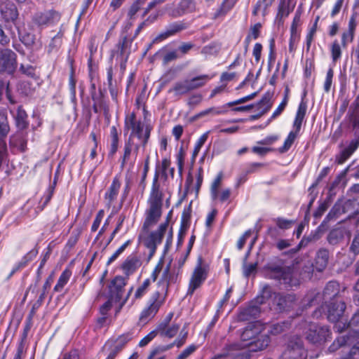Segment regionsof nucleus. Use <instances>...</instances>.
Instances as JSON below:
<instances>
[{"label": "nucleus", "instance_id": "1", "mask_svg": "<svg viewBox=\"0 0 359 359\" xmlns=\"http://www.w3.org/2000/svg\"><path fill=\"white\" fill-rule=\"evenodd\" d=\"M158 173H156L147 199L143 231L140 235L143 244L149 250L148 261L155 254L156 248L161 243L163 236L166 237V246L169 245L172 240V229H168V219L161 224L156 230L149 231V229L157 223L161 216L163 200L165 196V189L161 187L158 182Z\"/></svg>", "mask_w": 359, "mask_h": 359}, {"label": "nucleus", "instance_id": "2", "mask_svg": "<svg viewBox=\"0 0 359 359\" xmlns=\"http://www.w3.org/2000/svg\"><path fill=\"white\" fill-rule=\"evenodd\" d=\"M285 327V323H276L272 325H263L260 322L250 323L241 334L243 340L253 339L247 344L250 350L262 351L265 348L269 341V334L276 335L282 332Z\"/></svg>", "mask_w": 359, "mask_h": 359}, {"label": "nucleus", "instance_id": "3", "mask_svg": "<svg viewBox=\"0 0 359 359\" xmlns=\"http://www.w3.org/2000/svg\"><path fill=\"white\" fill-rule=\"evenodd\" d=\"M170 267L171 262H169L162 272L161 280L158 282L159 290L151 296L148 306L141 313V320H148L151 319L163 304L170 283L175 282L177 279V273L174 271L172 272Z\"/></svg>", "mask_w": 359, "mask_h": 359}, {"label": "nucleus", "instance_id": "4", "mask_svg": "<svg viewBox=\"0 0 359 359\" xmlns=\"http://www.w3.org/2000/svg\"><path fill=\"white\" fill-rule=\"evenodd\" d=\"M341 347L344 352H348V355L342 359H351L356 351H359V332L356 330L353 335L339 337L330 346V351H335Z\"/></svg>", "mask_w": 359, "mask_h": 359}, {"label": "nucleus", "instance_id": "5", "mask_svg": "<svg viewBox=\"0 0 359 359\" xmlns=\"http://www.w3.org/2000/svg\"><path fill=\"white\" fill-rule=\"evenodd\" d=\"M125 130H130L129 141H133V137H137L142 141L144 146L149 137V130L148 128L144 130V123L141 120H137L135 114L132 113L126 116L125 119Z\"/></svg>", "mask_w": 359, "mask_h": 359}, {"label": "nucleus", "instance_id": "6", "mask_svg": "<svg viewBox=\"0 0 359 359\" xmlns=\"http://www.w3.org/2000/svg\"><path fill=\"white\" fill-rule=\"evenodd\" d=\"M327 319L335 323V328L338 332H342L346 327L347 320L344 319L343 313L346 306L342 302H332L326 305Z\"/></svg>", "mask_w": 359, "mask_h": 359}, {"label": "nucleus", "instance_id": "7", "mask_svg": "<svg viewBox=\"0 0 359 359\" xmlns=\"http://www.w3.org/2000/svg\"><path fill=\"white\" fill-rule=\"evenodd\" d=\"M306 111V104L304 102H301L299 105L296 116L293 123V129L288 134L287 138L285 139L283 146L280 148V151L284 153L288 151L294 143L295 139L297 138L304 118L305 114Z\"/></svg>", "mask_w": 359, "mask_h": 359}, {"label": "nucleus", "instance_id": "8", "mask_svg": "<svg viewBox=\"0 0 359 359\" xmlns=\"http://www.w3.org/2000/svg\"><path fill=\"white\" fill-rule=\"evenodd\" d=\"M208 272V266L203 264L201 258H199L189 279L187 294H193L195 290L201 286L207 278Z\"/></svg>", "mask_w": 359, "mask_h": 359}, {"label": "nucleus", "instance_id": "9", "mask_svg": "<svg viewBox=\"0 0 359 359\" xmlns=\"http://www.w3.org/2000/svg\"><path fill=\"white\" fill-rule=\"evenodd\" d=\"M306 330V338L313 344H320L325 341L330 334L327 326H320L314 323L308 325Z\"/></svg>", "mask_w": 359, "mask_h": 359}, {"label": "nucleus", "instance_id": "10", "mask_svg": "<svg viewBox=\"0 0 359 359\" xmlns=\"http://www.w3.org/2000/svg\"><path fill=\"white\" fill-rule=\"evenodd\" d=\"M281 356L283 359H302L304 356V350L301 339L298 337H292Z\"/></svg>", "mask_w": 359, "mask_h": 359}, {"label": "nucleus", "instance_id": "11", "mask_svg": "<svg viewBox=\"0 0 359 359\" xmlns=\"http://www.w3.org/2000/svg\"><path fill=\"white\" fill-rule=\"evenodd\" d=\"M271 278L278 280L281 284L295 285L297 281L293 279V271L290 267L276 266L271 269L269 273Z\"/></svg>", "mask_w": 359, "mask_h": 359}, {"label": "nucleus", "instance_id": "12", "mask_svg": "<svg viewBox=\"0 0 359 359\" xmlns=\"http://www.w3.org/2000/svg\"><path fill=\"white\" fill-rule=\"evenodd\" d=\"M16 68V55L11 50L0 51V71L13 73Z\"/></svg>", "mask_w": 359, "mask_h": 359}, {"label": "nucleus", "instance_id": "13", "mask_svg": "<svg viewBox=\"0 0 359 359\" xmlns=\"http://www.w3.org/2000/svg\"><path fill=\"white\" fill-rule=\"evenodd\" d=\"M126 284V279L122 276H116L109 285L108 297L114 299V302L122 299L123 288Z\"/></svg>", "mask_w": 359, "mask_h": 359}, {"label": "nucleus", "instance_id": "14", "mask_svg": "<svg viewBox=\"0 0 359 359\" xmlns=\"http://www.w3.org/2000/svg\"><path fill=\"white\" fill-rule=\"evenodd\" d=\"M187 333L185 332L182 339H177L174 343L168 345H158L154 347L150 352L147 359H165L164 355H161L163 353L172 348L175 345L177 347H180L184 343V339L186 338Z\"/></svg>", "mask_w": 359, "mask_h": 359}, {"label": "nucleus", "instance_id": "15", "mask_svg": "<svg viewBox=\"0 0 359 359\" xmlns=\"http://www.w3.org/2000/svg\"><path fill=\"white\" fill-rule=\"evenodd\" d=\"M195 9V4L192 0H182L176 10H171L170 5H166L165 10L170 15L177 17L186 13L192 12Z\"/></svg>", "mask_w": 359, "mask_h": 359}, {"label": "nucleus", "instance_id": "16", "mask_svg": "<svg viewBox=\"0 0 359 359\" xmlns=\"http://www.w3.org/2000/svg\"><path fill=\"white\" fill-rule=\"evenodd\" d=\"M59 14L53 11H48L43 13H39L34 17V22L40 27L46 26L55 20H58Z\"/></svg>", "mask_w": 359, "mask_h": 359}, {"label": "nucleus", "instance_id": "17", "mask_svg": "<svg viewBox=\"0 0 359 359\" xmlns=\"http://www.w3.org/2000/svg\"><path fill=\"white\" fill-rule=\"evenodd\" d=\"M240 349L232 350L231 353L225 357L226 359H249L250 352H256L257 351L250 350L247 344L250 343L253 339L243 340Z\"/></svg>", "mask_w": 359, "mask_h": 359}, {"label": "nucleus", "instance_id": "18", "mask_svg": "<svg viewBox=\"0 0 359 359\" xmlns=\"http://www.w3.org/2000/svg\"><path fill=\"white\" fill-rule=\"evenodd\" d=\"M0 11L3 18L8 22L15 21L18 16L16 6L11 1L2 3L0 6Z\"/></svg>", "mask_w": 359, "mask_h": 359}, {"label": "nucleus", "instance_id": "19", "mask_svg": "<svg viewBox=\"0 0 359 359\" xmlns=\"http://www.w3.org/2000/svg\"><path fill=\"white\" fill-rule=\"evenodd\" d=\"M141 266L140 259L135 255H130L123 262L121 269L123 273L130 276L133 273Z\"/></svg>", "mask_w": 359, "mask_h": 359}, {"label": "nucleus", "instance_id": "20", "mask_svg": "<svg viewBox=\"0 0 359 359\" xmlns=\"http://www.w3.org/2000/svg\"><path fill=\"white\" fill-rule=\"evenodd\" d=\"M120 187L121 182L117 178H114L104 195L105 203L109 207L116 199Z\"/></svg>", "mask_w": 359, "mask_h": 359}, {"label": "nucleus", "instance_id": "21", "mask_svg": "<svg viewBox=\"0 0 359 359\" xmlns=\"http://www.w3.org/2000/svg\"><path fill=\"white\" fill-rule=\"evenodd\" d=\"M156 330L157 333H159L161 336L172 338L180 330V325L177 323L168 325H165V324H158Z\"/></svg>", "mask_w": 359, "mask_h": 359}, {"label": "nucleus", "instance_id": "22", "mask_svg": "<svg viewBox=\"0 0 359 359\" xmlns=\"http://www.w3.org/2000/svg\"><path fill=\"white\" fill-rule=\"evenodd\" d=\"M359 145V140H353L349 144L341 151L337 158L338 163H344L357 149Z\"/></svg>", "mask_w": 359, "mask_h": 359}, {"label": "nucleus", "instance_id": "23", "mask_svg": "<svg viewBox=\"0 0 359 359\" xmlns=\"http://www.w3.org/2000/svg\"><path fill=\"white\" fill-rule=\"evenodd\" d=\"M329 257L328 251L326 250H320L318 253L315 261L314 267L318 271H322L327 266Z\"/></svg>", "mask_w": 359, "mask_h": 359}, {"label": "nucleus", "instance_id": "24", "mask_svg": "<svg viewBox=\"0 0 359 359\" xmlns=\"http://www.w3.org/2000/svg\"><path fill=\"white\" fill-rule=\"evenodd\" d=\"M121 348L122 347L116 343L107 342L103 347V353L106 355L105 359H114Z\"/></svg>", "mask_w": 359, "mask_h": 359}, {"label": "nucleus", "instance_id": "25", "mask_svg": "<svg viewBox=\"0 0 359 359\" xmlns=\"http://www.w3.org/2000/svg\"><path fill=\"white\" fill-rule=\"evenodd\" d=\"M184 29V26L182 23H174L169 26V27L163 32L161 33L156 38V41H162L166 38L174 35L177 32Z\"/></svg>", "mask_w": 359, "mask_h": 359}, {"label": "nucleus", "instance_id": "26", "mask_svg": "<svg viewBox=\"0 0 359 359\" xmlns=\"http://www.w3.org/2000/svg\"><path fill=\"white\" fill-rule=\"evenodd\" d=\"M339 284L337 282H329L323 292V297L325 301L332 300V298L336 297L339 293Z\"/></svg>", "mask_w": 359, "mask_h": 359}, {"label": "nucleus", "instance_id": "27", "mask_svg": "<svg viewBox=\"0 0 359 359\" xmlns=\"http://www.w3.org/2000/svg\"><path fill=\"white\" fill-rule=\"evenodd\" d=\"M212 79V76L204 74L199 76L194 77L191 79H187L190 90L198 88L204 86L208 81Z\"/></svg>", "mask_w": 359, "mask_h": 359}, {"label": "nucleus", "instance_id": "28", "mask_svg": "<svg viewBox=\"0 0 359 359\" xmlns=\"http://www.w3.org/2000/svg\"><path fill=\"white\" fill-rule=\"evenodd\" d=\"M190 91L188 80H184L177 82L172 88L169 90L170 93H173L175 95H181Z\"/></svg>", "mask_w": 359, "mask_h": 359}, {"label": "nucleus", "instance_id": "29", "mask_svg": "<svg viewBox=\"0 0 359 359\" xmlns=\"http://www.w3.org/2000/svg\"><path fill=\"white\" fill-rule=\"evenodd\" d=\"M294 6H290V0H282L278 7V12L277 14V18L282 20L288 16V15L292 11Z\"/></svg>", "mask_w": 359, "mask_h": 359}, {"label": "nucleus", "instance_id": "30", "mask_svg": "<svg viewBox=\"0 0 359 359\" xmlns=\"http://www.w3.org/2000/svg\"><path fill=\"white\" fill-rule=\"evenodd\" d=\"M71 276L72 272L69 269H66L65 271H63L57 280V284L54 287V291L61 292L65 285L68 283Z\"/></svg>", "mask_w": 359, "mask_h": 359}, {"label": "nucleus", "instance_id": "31", "mask_svg": "<svg viewBox=\"0 0 359 359\" xmlns=\"http://www.w3.org/2000/svg\"><path fill=\"white\" fill-rule=\"evenodd\" d=\"M345 233H346L345 230L342 229H336L332 230L329 233V236H328L329 243L332 245L337 244L343 239Z\"/></svg>", "mask_w": 359, "mask_h": 359}, {"label": "nucleus", "instance_id": "32", "mask_svg": "<svg viewBox=\"0 0 359 359\" xmlns=\"http://www.w3.org/2000/svg\"><path fill=\"white\" fill-rule=\"evenodd\" d=\"M110 137L111 147L109 153L111 155H113L117 151L118 144V134L117 129L115 126H112L110 128Z\"/></svg>", "mask_w": 359, "mask_h": 359}, {"label": "nucleus", "instance_id": "33", "mask_svg": "<svg viewBox=\"0 0 359 359\" xmlns=\"http://www.w3.org/2000/svg\"><path fill=\"white\" fill-rule=\"evenodd\" d=\"M300 39V32L299 29H290V38L289 42V50L293 52L297 46Z\"/></svg>", "mask_w": 359, "mask_h": 359}, {"label": "nucleus", "instance_id": "34", "mask_svg": "<svg viewBox=\"0 0 359 359\" xmlns=\"http://www.w3.org/2000/svg\"><path fill=\"white\" fill-rule=\"evenodd\" d=\"M273 296L274 297V299L276 301L277 299L278 298V304L279 306H282V304L280 302L281 299L280 297H278V295H277L276 294H273V295L271 294V290H270V287H268V286H266L263 291H262V295L260 298L258 299V302L260 303V304H264V303H266V302L269 299V298H272Z\"/></svg>", "mask_w": 359, "mask_h": 359}, {"label": "nucleus", "instance_id": "35", "mask_svg": "<svg viewBox=\"0 0 359 359\" xmlns=\"http://www.w3.org/2000/svg\"><path fill=\"white\" fill-rule=\"evenodd\" d=\"M27 114L26 112L19 108L17 111V114L15 115V121H16V125L18 128L20 129H24L27 126Z\"/></svg>", "mask_w": 359, "mask_h": 359}, {"label": "nucleus", "instance_id": "36", "mask_svg": "<svg viewBox=\"0 0 359 359\" xmlns=\"http://www.w3.org/2000/svg\"><path fill=\"white\" fill-rule=\"evenodd\" d=\"M150 283L151 281L149 279L144 280L143 283L137 288L134 295L135 298L141 299L142 297H144L149 290Z\"/></svg>", "mask_w": 359, "mask_h": 359}, {"label": "nucleus", "instance_id": "37", "mask_svg": "<svg viewBox=\"0 0 359 359\" xmlns=\"http://www.w3.org/2000/svg\"><path fill=\"white\" fill-rule=\"evenodd\" d=\"M222 174H219L216 178L214 180V181L212 182V184H211V187H210V194H211V197L212 198V200H216L217 199V197H218V192H219V188L221 185V182H222Z\"/></svg>", "mask_w": 359, "mask_h": 359}, {"label": "nucleus", "instance_id": "38", "mask_svg": "<svg viewBox=\"0 0 359 359\" xmlns=\"http://www.w3.org/2000/svg\"><path fill=\"white\" fill-rule=\"evenodd\" d=\"M319 20V17L318 16L315 20V22L313 24V25L309 29L307 34H306V48L307 50H309L311 46V43H312V41L313 40V38H314V36H315V34L316 32V29H317V25H318V22Z\"/></svg>", "mask_w": 359, "mask_h": 359}, {"label": "nucleus", "instance_id": "39", "mask_svg": "<svg viewBox=\"0 0 359 359\" xmlns=\"http://www.w3.org/2000/svg\"><path fill=\"white\" fill-rule=\"evenodd\" d=\"M208 133H205L203 134L198 139V140L196 141V142L195 144L194 149V151H193V155H192L193 156V158H196V157L198 154L201 147L203 146V144L206 142V140L208 139Z\"/></svg>", "mask_w": 359, "mask_h": 359}, {"label": "nucleus", "instance_id": "40", "mask_svg": "<svg viewBox=\"0 0 359 359\" xmlns=\"http://www.w3.org/2000/svg\"><path fill=\"white\" fill-rule=\"evenodd\" d=\"M257 106L258 107V110L260 111L261 114L266 113L271 107L270 99L266 96L264 97Z\"/></svg>", "mask_w": 359, "mask_h": 359}, {"label": "nucleus", "instance_id": "41", "mask_svg": "<svg viewBox=\"0 0 359 359\" xmlns=\"http://www.w3.org/2000/svg\"><path fill=\"white\" fill-rule=\"evenodd\" d=\"M331 54H332V58L334 62H336L338 60L341 55V47L339 46V42L335 40L331 45Z\"/></svg>", "mask_w": 359, "mask_h": 359}, {"label": "nucleus", "instance_id": "42", "mask_svg": "<svg viewBox=\"0 0 359 359\" xmlns=\"http://www.w3.org/2000/svg\"><path fill=\"white\" fill-rule=\"evenodd\" d=\"M130 241L125 242L121 247H119L114 253L109 258L107 264H111L114 262L126 250L127 246L129 245Z\"/></svg>", "mask_w": 359, "mask_h": 359}, {"label": "nucleus", "instance_id": "43", "mask_svg": "<svg viewBox=\"0 0 359 359\" xmlns=\"http://www.w3.org/2000/svg\"><path fill=\"white\" fill-rule=\"evenodd\" d=\"M157 334L158 333L156 330L150 332L147 335H146L143 339H142L140 341L138 346L140 347L146 346L157 336Z\"/></svg>", "mask_w": 359, "mask_h": 359}, {"label": "nucleus", "instance_id": "44", "mask_svg": "<svg viewBox=\"0 0 359 359\" xmlns=\"http://www.w3.org/2000/svg\"><path fill=\"white\" fill-rule=\"evenodd\" d=\"M260 25L257 24L251 28L249 34L245 39V41L249 43L252 39H256L259 34Z\"/></svg>", "mask_w": 359, "mask_h": 359}, {"label": "nucleus", "instance_id": "45", "mask_svg": "<svg viewBox=\"0 0 359 359\" xmlns=\"http://www.w3.org/2000/svg\"><path fill=\"white\" fill-rule=\"evenodd\" d=\"M333 74H334L333 70L332 69H329L327 72L325 80L324 82V90L326 92H329L331 88L332 83Z\"/></svg>", "mask_w": 359, "mask_h": 359}, {"label": "nucleus", "instance_id": "46", "mask_svg": "<svg viewBox=\"0 0 359 359\" xmlns=\"http://www.w3.org/2000/svg\"><path fill=\"white\" fill-rule=\"evenodd\" d=\"M353 39V32L352 28L348 29L347 32H344L342 34L341 42L344 46H346L347 43L352 41Z\"/></svg>", "mask_w": 359, "mask_h": 359}, {"label": "nucleus", "instance_id": "47", "mask_svg": "<svg viewBox=\"0 0 359 359\" xmlns=\"http://www.w3.org/2000/svg\"><path fill=\"white\" fill-rule=\"evenodd\" d=\"M196 348L195 345H190L177 356V359H186L196 350Z\"/></svg>", "mask_w": 359, "mask_h": 359}, {"label": "nucleus", "instance_id": "48", "mask_svg": "<svg viewBox=\"0 0 359 359\" xmlns=\"http://www.w3.org/2000/svg\"><path fill=\"white\" fill-rule=\"evenodd\" d=\"M103 217H104V211L100 210L97 212L96 217H95V219L93 223V225L91 226L92 231H95L97 230V229L100 226V223L103 219Z\"/></svg>", "mask_w": 359, "mask_h": 359}, {"label": "nucleus", "instance_id": "49", "mask_svg": "<svg viewBox=\"0 0 359 359\" xmlns=\"http://www.w3.org/2000/svg\"><path fill=\"white\" fill-rule=\"evenodd\" d=\"M256 264H246L245 262L243 264V273L245 276H249L256 270Z\"/></svg>", "mask_w": 359, "mask_h": 359}, {"label": "nucleus", "instance_id": "50", "mask_svg": "<svg viewBox=\"0 0 359 359\" xmlns=\"http://www.w3.org/2000/svg\"><path fill=\"white\" fill-rule=\"evenodd\" d=\"M217 214V211L215 209H214L207 215L205 225L208 228L211 227L212 224L213 223Z\"/></svg>", "mask_w": 359, "mask_h": 359}, {"label": "nucleus", "instance_id": "51", "mask_svg": "<svg viewBox=\"0 0 359 359\" xmlns=\"http://www.w3.org/2000/svg\"><path fill=\"white\" fill-rule=\"evenodd\" d=\"M262 46L260 43H255L253 48V56L255 57V61L258 62L260 60L261 53H262Z\"/></svg>", "mask_w": 359, "mask_h": 359}, {"label": "nucleus", "instance_id": "52", "mask_svg": "<svg viewBox=\"0 0 359 359\" xmlns=\"http://www.w3.org/2000/svg\"><path fill=\"white\" fill-rule=\"evenodd\" d=\"M287 103V97H285L283 102L279 104L278 108L274 111L272 115V118H276V116H279L282 111L284 110L285 107H286Z\"/></svg>", "mask_w": 359, "mask_h": 359}, {"label": "nucleus", "instance_id": "53", "mask_svg": "<svg viewBox=\"0 0 359 359\" xmlns=\"http://www.w3.org/2000/svg\"><path fill=\"white\" fill-rule=\"evenodd\" d=\"M221 114V111L216 108H209L200 112L198 115V117H202L208 114L218 115Z\"/></svg>", "mask_w": 359, "mask_h": 359}, {"label": "nucleus", "instance_id": "54", "mask_svg": "<svg viewBox=\"0 0 359 359\" xmlns=\"http://www.w3.org/2000/svg\"><path fill=\"white\" fill-rule=\"evenodd\" d=\"M351 251L355 255H358L359 253V233L355 236L352 242Z\"/></svg>", "mask_w": 359, "mask_h": 359}, {"label": "nucleus", "instance_id": "55", "mask_svg": "<svg viewBox=\"0 0 359 359\" xmlns=\"http://www.w3.org/2000/svg\"><path fill=\"white\" fill-rule=\"evenodd\" d=\"M343 3H344V0H337L336 1L335 4L332 10V12H331L332 18H334L339 13L340 10L342 7Z\"/></svg>", "mask_w": 359, "mask_h": 359}, {"label": "nucleus", "instance_id": "56", "mask_svg": "<svg viewBox=\"0 0 359 359\" xmlns=\"http://www.w3.org/2000/svg\"><path fill=\"white\" fill-rule=\"evenodd\" d=\"M29 261V259L28 258V255L24 257L22 259V260L13 268V269L11 272V275L13 274L15 271H17L20 269L25 267Z\"/></svg>", "mask_w": 359, "mask_h": 359}, {"label": "nucleus", "instance_id": "57", "mask_svg": "<svg viewBox=\"0 0 359 359\" xmlns=\"http://www.w3.org/2000/svg\"><path fill=\"white\" fill-rule=\"evenodd\" d=\"M114 302V299H111L109 298L108 301L106 302L101 307H100V313L102 315L104 316L107 314V311L111 307L112 302Z\"/></svg>", "mask_w": 359, "mask_h": 359}, {"label": "nucleus", "instance_id": "58", "mask_svg": "<svg viewBox=\"0 0 359 359\" xmlns=\"http://www.w3.org/2000/svg\"><path fill=\"white\" fill-rule=\"evenodd\" d=\"M292 224V221L284 219H279L277 222V225L280 229H288L291 226Z\"/></svg>", "mask_w": 359, "mask_h": 359}, {"label": "nucleus", "instance_id": "59", "mask_svg": "<svg viewBox=\"0 0 359 359\" xmlns=\"http://www.w3.org/2000/svg\"><path fill=\"white\" fill-rule=\"evenodd\" d=\"M250 234H251L250 231H246L241 238H240V239L238 240V243H237V247L239 250L243 248L246 240L250 236Z\"/></svg>", "mask_w": 359, "mask_h": 359}, {"label": "nucleus", "instance_id": "60", "mask_svg": "<svg viewBox=\"0 0 359 359\" xmlns=\"http://www.w3.org/2000/svg\"><path fill=\"white\" fill-rule=\"evenodd\" d=\"M139 9H140L139 3L136 2V3L133 4L131 6V7L130 8L128 13L129 18L130 19H132L135 15V14L137 13Z\"/></svg>", "mask_w": 359, "mask_h": 359}, {"label": "nucleus", "instance_id": "61", "mask_svg": "<svg viewBox=\"0 0 359 359\" xmlns=\"http://www.w3.org/2000/svg\"><path fill=\"white\" fill-rule=\"evenodd\" d=\"M231 191L229 189H224L220 193L218 192V197L220 201H226L229 196H230Z\"/></svg>", "mask_w": 359, "mask_h": 359}, {"label": "nucleus", "instance_id": "62", "mask_svg": "<svg viewBox=\"0 0 359 359\" xmlns=\"http://www.w3.org/2000/svg\"><path fill=\"white\" fill-rule=\"evenodd\" d=\"M183 133V128L181 126H176L172 129V134L177 140H180Z\"/></svg>", "mask_w": 359, "mask_h": 359}, {"label": "nucleus", "instance_id": "63", "mask_svg": "<svg viewBox=\"0 0 359 359\" xmlns=\"http://www.w3.org/2000/svg\"><path fill=\"white\" fill-rule=\"evenodd\" d=\"M278 139V136L272 135V136H269V137L264 138V140H262L260 142V143L263 144L270 145V144H272L273 142H275Z\"/></svg>", "mask_w": 359, "mask_h": 359}, {"label": "nucleus", "instance_id": "64", "mask_svg": "<svg viewBox=\"0 0 359 359\" xmlns=\"http://www.w3.org/2000/svg\"><path fill=\"white\" fill-rule=\"evenodd\" d=\"M348 326H359V311L353 316L348 324L346 323V327Z\"/></svg>", "mask_w": 359, "mask_h": 359}]
</instances>
